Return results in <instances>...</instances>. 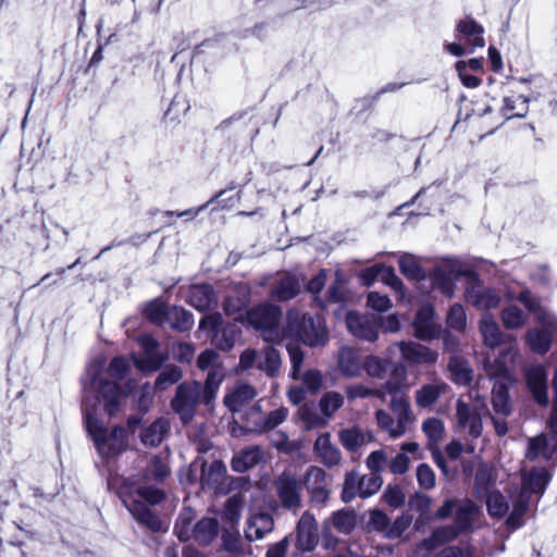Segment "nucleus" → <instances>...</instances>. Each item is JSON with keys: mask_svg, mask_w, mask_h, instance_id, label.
<instances>
[{"mask_svg": "<svg viewBox=\"0 0 557 557\" xmlns=\"http://www.w3.org/2000/svg\"><path fill=\"white\" fill-rule=\"evenodd\" d=\"M257 396L256 389L246 383H237L224 397L225 406L232 412L240 411Z\"/></svg>", "mask_w": 557, "mask_h": 557, "instance_id": "nucleus-30", "label": "nucleus"}, {"mask_svg": "<svg viewBox=\"0 0 557 557\" xmlns=\"http://www.w3.org/2000/svg\"><path fill=\"white\" fill-rule=\"evenodd\" d=\"M317 531L318 528L314 517L305 512L297 525V548L302 552H311L318 543Z\"/></svg>", "mask_w": 557, "mask_h": 557, "instance_id": "nucleus-25", "label": "nucleus"}, {"mask_svg": "<svg viewBox=\"0 0 557 557\" xmlns=\"http://www.w3.org/2000/svg\"><path fill=\"white\" fill-rule=\"evenodd\" d=\"M243 498L239 494L233 495L227 499L224 505L222 518L230 523L235 525L239 522L242 517Z\"/></svg>", "mask_w": 557, "mask_h": 557, "instance_id": "nucleus-51", "label": "nucleus"}, {"mask_svg": "<svg viewBox=\"0 0 557 557\" xmlns=\"http://www.w3.org/2000/svg\"><path fill=\"white\" fill-rule=\"evenodd\" d=\"M448 389V384L442 380H434L431 383L423 384L414 393L416 405L419 408H428L434 405Z\"/></svg>", "mask_w": 557, "mask_h": 557, "instance_id": "nucleus-28", "label": "nucleus"}, {"mask_svg": "<svg viewBox=\"0 0 557 557\" xmlns=\"http://www.w3.org/2000/svg\"><path fill=\"white\" fill-rule=\"evenodd\" d=\"M117 494L124 506L139 523L154 532L163 530L162 521L145 504L157 505L161 503L164 498V493L161 490L156 487L133 490V484L127 479H123Z\"/></svg>", "mask_w": 557, "mask_h": 557, "instance_id": "nucleus-3", "label": "nucleus"}, {"mask_svg": "<svg viewBox=\"0 0 557 557\" xmlns=\"http://www.w3.org/2000/svg\"><path fill=\"white\" fill-rule=\"evenodd\" d=\"M137 342L143 350V356L132 355L135 367L141 372L157 371L168 359V354L159 349V343L148 334L140 335Z\"/></svg>", "mask_w": 557, "mask_h": 557, "instance_id": "nucleus-10", "label": "nucleus"}, {"mask_svg": "<svg viewBox=\"0 0 557 557\" xmlns=\"http://www.w3.org/2000/svg\"><path fill=\"white\" fill-rule=\"evenodd\" d=\"M168 323L171 327L184 332L193 327L194 318L193 314L184 308L172 307L168 313Z\"/></svg>", "mask_w": 557, "mask_h": 557, "instance_id": "nucleus-44", "label": "nucleus"}, {"mask_svg": "<svg viewBox=\"0 0 557 557\" xmlns=\"http://www.w3.org/2000/svg\"><path fill=\"white\" fill-rule=\"evenodd\" d=\"M549 474L544 468L532 469L522 476V491L519 498L513 503L512 511L507 519V525L517 529L522 524V517L528 510L529 494H543L548 482Z\"/></svg>", "mask_w": 557, "mask_h": 557, "instance_id": "nucleus-7", "label": "nucleus"}, {"mask_svg": "<svg viewBox=\"0 0 557 557\" xmlns=\"http://www.w3.org/2000/svg\"><path fill=\"white\" fill-rule=\"evenodd\" d=\"M451 380L459 385H467L472 380V370L467 360L453 356L448 364Z\"/></svg>", "mask_w": 557, "mask_h": 557, "instance_id": "nucleus-42", "label": "nucleus"}, {"mask_svg": "<svg viewBox=\"0 0 557 557\" xmlns=\"http://www.w3.org/2000/svg\"><path fill=\"white\" fill-rule=\"evenodd\" d=\"M483 497L485 498L486 509L491 517L503 518L508 513L509 504L500 492L492 491Z\"/></svg>", "mask_w": 557, "mask_h": 557, "instance_id": "nucleus-43", "label": "nucleus"}, {"mask_svg": "<svg viewBox=\"0 0 557 557\" xmlns=\"http://www.w3.org/2000/svg\"><path fill=\"white\" fill-rule=\"evenodd\" d=\"M169 421L164 418L156 420L149 426L145 428L140 434L145 445L157 446L164 438L169 431Z\"/></svg>", "mask_w": 557, "mask_h": 557, "instance_id": "nucleus-39", "label": "nucleus"}, {"mask_svg": "<svg viewBox=\"0 0 557 557\" xmlns=\"http://www.w3.org/2000/svg\"><path fill=\"white\" fill-rule=\"evenodd\" d=\"M200 393L201 385L198 382L184 383L177 387L176 396L172 400V408L180 414L184 423H188L193 419Z\"/></svg>", "mask_w": 557, "mask_h": 557, "instance_id": "nucleus-12", "label": "nucleus"}, {"mask_svg": "<svg viewBox=\"0 0 557 557\" xmlns=\"http://www.w3.org/2000/svg\"><path fill=\"white\" fill-rule=\"evenodd\" d=\"M221 326L222 317L219 313L206 315L199 323V329L210 333L211 342L218 348L230 350L235 344L239 329L236 324H231L223 329Z\"/></svg>", "mask_w": 557, "mask_h": 557, "instance_id": "nucleus-9", "label": "nucleus"}, {"mask_svg": "<svg viewBox=\"0 0 557 557\" xmlns=\"http://www.w3.org/2000/svg\"><path fill=\"white\" fill-rule=\"evenodd\" d=\"M346 299V285L343 274L339 270L335 272V278L330 285L325 297L317 296L314 300L321 308L327 307L330 304H341Z\"/></svg>", "mask_w": 557, "mask_h": 557, "instance_id": "nucleus-35", "label": "nucleus"}, {"mask_svg": "<svg viewBox=\"0 0 557 557\" xmlns=\"http://www.w3.org/2000/svg\"><path fill=\"white\" fill-rule=\"evenodd\" d=\"M170 309L163 301L156 299L147 306L145 313L149 321L157 325H162L168 323Z\"/></svg>", "mask_w": 557, "mask_h": 557, "instance_id": "nucleus-54", "label": "nucleus"}, {"mask_svg": "<svg viewBox=\"0 0 557 557\" xmlns=\"http://www.w3.org/2000/svg\"><path fill=\"white\" fill-rule=\"evenodd\" d=\"M362 359L358 350L351 347H342L338 351L337 367L345 377L360 376L362 371Z\"/></svg>", "mask_w": 557, "mask_h": 557, "instance_id": "nucleus-29", "label": "nucleus"}, {"mask_svg": "<svg viewBox=\"0 0 557 557\" xmlns=\"http://www.w3.org/2000/svg\"><path fill=\"white\" fill-rule=\"evenodd\" d=\"M361 498H367L375 494L382 485V479L377 473L370 472L369 474L360 475Z\"/></svg>", "mask_w": 557, "mask_h": 557, "instance_id": "nucleus-61", "label": "nucleus"}, {"mask_svg": "<svg viewBox=\"0 0 557 557\" xmlns=\"http://www.w3.org/2000/svg\"><path fill=\"white\" fill-rule=\"evenodd\" d=\"M288 417V409L280 407L269 414L264 419H259L256 424V433L261 434L273 430L277 425L282 424Z\"/></svg>", "mask_w": 557, "mask_h": 557, "instance_id": "nucleus-45", "label": "nucleus"}, {"mask_svg": "<svg viewBox=\"0 0 557 557\" xmlns=\"http://www.w3.org/2000/svg\"><path fill=\"white\" fill-rule=\"evenodd\" d=\"M286 349L288 351L289 359H290V362H292V373H290V376L294 380H298L299 379V373H300V370H301V366H302L304 360H305V354H304V351L300 349V347L298 345L292 344V343L287 344Z\"/></svg>", "mask_w": 557, "mask_h": 557, "instance_id": "nucleus-64", "label": "nucleus"}, {"mask_svg": "<svg viewBox=\"0 0 557 557\" xmlns=\"http://www.w3.org/2000/svg\"><path fill=\"white\" fill-rule=\"evenodd\" d=\"M557 449V437H548L545 434H540L530 437L528 441V448L525 457L530 460L537 458L550 459Z\"/></svg>", "mask_w": 557, "mask_h": 557, "instance_id": "nucleus-27", "label": "nucleus"}, {"mask_svg": "<svg viewBox=\"0 0 557 557\" xmlns=\"http://www.w3.org/2000/svg\"><path fill=\"white\" fill-rule=\"evenodd\" d=\"M479 331L485 346L495 348L502 344L504 334L492 314L484 313L482 315Z\"/></svg>", "mask_w": 557, "mask_h": 557, "instance_id": "nucleus-33", "label": "nucleus"}, {"mask_svg": "<svg viewBox=\"0 0 557 557\" xmlns=\"http://www.w3.org/2000/svg\"><path fill=\"white\" fill-rule=\"evenodd\" d=\"M304 485L311 494L315 503H325L329 498V490L325 471L317 466H310L304 475Z\"/></svg>", "mask_w": 557, "mask_h": 557, "instance_id": "nucleus-20", "label": "nucleus"}, {"mask_svg": "<svg viewBox=\"0 0 557 557\" xmlns=\"http://www.w3.org/2000/svg\"><path fill=\"white\" fill-rule=\"evenodd\" d=\"M512 383H494L492 389V404L497 414L508 416L511 412V405L508 396V387Z\"/></svg>", "mask_w": 557, "mask_h": 557, "instance_id": "nucleus-38", "label": "nucleus"}, {"mask_svg": "<svg viewBox=\"0 0 557 557\" xmlns=\"http://www.w3.org/2000/svg\"><path fill=\"white\" fill-rule=\"evenodd\" d=\"M509 299H517L520 301L529 312L534 314L536 323L540 324L541 330H546L554 334H557V317L543 307L535 296L529 290H522L517 296L509 295Z\"/></svg>", "mask_w": 557, "mask_h": 557, "instance_id": "nucleus-13", "label": "nucleus"}, {"mask_svg": "<svg viewBox=\"0 0 557 557\" xmlns=\"http://www.w3.org/2000/svg\"><path fill=\"white\" fill-rule=\"evenodd\" d=\"M401 357L413 364H433L437 361L438 354L426 346L414 342H401L398 344Z\"/></svg>", "mask_w": 557, "mask_h": 557, "instance_id": "nucleus-24", "label": "nucleus"}, {"mask_svg": "<svg viewBox=\"0 0 557 557\" xmlns=\"http://www.w3.org/2000/svg\"><path fill=\"white\" fill-rule=\"evenodd\" d=\"M181 377L182 371L178 367L168 366L157 377L156 387L159 389H165L169 386L175 384Z\"/></svg>", "mask_w": 557, "mask_h": 557, "instance_id": "nucleus-60", "label": "nucleus"}, {"mask_svg": "<svg viewBox=\"0 0 557 557\" xmlns=\"http://www.w3.org/2000/svg\"><path fill=\"white\" fill-rule=\"evenodd\" d=\"M224 379V370L220 368H213L209 371L203 388L205 401L209 404L215 396L222 381Z\"/></svg>", "mask_w": 557, "mask_h": 557, "instance_id": "nucleus-53", "label": "nucleus"}, {"mask_svg": "<svg viewBox=\"0 0 557 557\" xmlns=\"http://www.w3.org/2000/svg\"><path fill=\"white\" fill-rule=\"evenodd\" d=\"M194 511L190 509H186L182 512L175 523V534L181 541H188L193 539L199 545H210L219 532L218 520L206 517L194 524Z\"/></svg>", "mask_w": 557, "mask_h": 557, "instance_id": "nucleus-6", "label": "nucleus"}, {"mask_svg": "<svg viewBox=\"0 0 557 557\" xmlns=\"http://www.w3.org/2000/svg\"><path fill=\"white\" fill-rule=\"evenodd\" d=\"M296 339L309 347H323L329 342L324 319L293 308L287 311L285 339Z\"/></svg>", "mask_w": 557, "mask_h": 557, "instance_id": "nucleus-4", "label": "nucleus"}, {"mask_svg": "<svg viewBox=\"0 0 557 557\" xmlns=\"http://www.w3.org/2000/svg\"><path fill=\"white\" fill-rule=\"evenodd\" d=\"M281 363L280 352L273 347H267L259 356L258 368L270 375H274L278 371Z\"/></svg>", "mask_w": 557, "mask_h": 557, "instance_id": "nucleus-48", "label": "nucleus"}, {"mask_svg": "<svg viewBox=\"0 0 557 557\" xmlns=\"http://www.w3.org/2000/svg\"><path fill=\"white\" fill-rule=\"evenodd\" d=\"M263 458V450L258 446L243 449L232 459V469L236 472H245L258 465Z\"/></svg>", "mask_w": 557, "mask_h": 557, "instance_id": "nucleus-36", "label": "nucleus"}, {"mask_svg": "<svg viewBox=\"0 0 557 557\" xmlns=\"http://www.w3.org/2000/svg\"><path fill=\"white\" fill-rule=\"evenodd\" d=\"M302 280L295 275L284 274L271 290V297L278 301H286L296 297L301 288Z\"/></svg>", "mask_w": 557, "mask_h": 557, "instance_id": "nucleus-32", "label": "nucleus"}, {"mask_svg": "<svg viewBox=\"0 0 557 557\" xmlns=\"http://www.w3.org/2000/svg\"><path fill=\"white\" fill-rule=\"evenodd\" d=\"M313 455L327 468L338 466L342 461V453L332 442L330 433H322L317 437L313 444Z\"/></svg>", "mask_w": 557, "mask_h": 557, "instance_id": "nucleus-22", "label": "nucleus"}, {"mask_svg": "<svg viewBox=\"0 0 557 557\" xmlns=\"http://www.w3.org/2000/svg\"><path fill=\"white\" fill-rule=\"evenodd\" d=\"M456 525L444 527L434 531L433 537L436 541H448L454 539L461 530L469 528L478 512V507L470 500L457 502Z\"/></svg>", "mask_w": 557, "mask_h": 557, "instance_id": "nucleus-15", "label": "nucleus"}, {"mask_svg": "<svg viewBox=\"0 0 557 557\" xmlns=\"http://www.w3.org/2000/svg\"><path fill=\"white\" fill-rule=\"evenodd\" d=\"M299 417L307 430L322 428L327 423V419L323 414L320 416L309 406H304L299 409Z\"/></svg>", "mask_w": 557, "mask_h": 557, "instance_id": "nucleus-58", "label": "nucleus"}, {"mask_svg": "<svg viewBox=\"0 0 557 557\" xmlns=\"http://www.w3.org/2000/svg\"><path fill=\"white\" fill-rule=\"evenodd\" d=\"M360 475L356 472H348L342 491V499L345 503L351 502L354 498L361 497L362 487L359 484Z\"/></svg>", "mask_w": 557, "mask_h": 557, "instance_id": "nucleus-55", "label": "nucleus"}, {"mask_svg": "<svg viewBox=\"0 0 557 557\" xmlns=\"http://www.w3.org/2000/svg\"><path fill=\"white\" fill-rule=\"evenodd\" d=\"M525 381L537 404L546 406L547 396V371L543 366H532L525 370Z\"/></svg>", "mask_w": 557, "mask_h": 557, "instance_id": "nucleus-23", "label": "nucleus"}, {"mask_svg": "<svg viewBox=\"0 0 557 557\" xmlns=\"http://www.w3.org/2000/svg\"><path fill=\"white\" fill-rule=\"evenodd\" d=\"M437 271L445 273L454 278L459 276L467 277L468 282H471L470 273H474L472 270L465 267V264L458 259H448L441 265L436 267Z\"/></svg>", "mask_w": 557, "mask_h": 557, "instance_id": "nucleus-52", "label": "nucleus"}, {"mask_svg": "<svg viewBox=\"0 0 557 557\" xmlns=\"http://www.w3.org/2000/svg\"><path fill=\"white\" fill-rule=\"evenodd\" d=\"M421 429L432 446L438 444L445 435L444 422L438 418H428L422 422Z\"/></svg>", "mask_w": 557, "mask_h": 557, "instance_id": "nucleus-47", "label": "nucleus"}, {"mask_svg": "<svg viewBox=\"0 0 557 557\" xmlns=\"http://www.w3.org/2000/svg\"><path fill=\"white\" fill-rule=\"evenodd\" d=\"M338 440L346 450L356 453L363 446L373 443L375 437L371 431H363L360 428L351 426L341 430L338 432Z\"/></svg>", "mask_w": 557, "mask_h": 557, "instance_id": "nucleus-26", "label": "nucleus"}, {"mask_svg": "<svg viewBox=\"0 0 557 557\" xmlns=\"http://www.w3.org/2000/svg\"><path fill=\"white\" fill-rule=\"evenodd\" d=\"M129 371L131 364L125 357L113 358L108 368L104 359L99 357L88 364L83 379L86 428L98 454L102 457L121 453L126 438L122 428H114L108 432L95 416L96 404L101 405L109 416L119 412L134 387L131 381L123 383Z\"/></svg>", "mask_w": 557, "mask_h": 557, "instance_id": "nucleus-1", "label": "nucleus"}, {"mask_svg": "<svg viewBox=\"0 0 557 557\" xmlns=\"http://www.w3.org/2000/svg\"><path fill=\"white\" fill-rule=\"evenodd\" d=\"M556 334L539 327L530 329L525 334V342L530 349L536 354H546Z\"/></svg>", "mask_w": 557, "mask_h": 557, "instance_id": "nucleus-37", "label": "nucleus"}, {"mask_svg": "<svg viewBox=\"0 0 557 557\" xmlns=\"http://www.w3.org/2000/svg\"><path fill=\"white\" fill-rule=\"evenodd\" d=\"M503 102L502 111L506 119H512L515 116L522 117L525 115L528 106L523 97H505Z\"/></svg>", "mask_w": 557, "mask_h": 557, "instance_id": "nucleus-49", "label": "nucleus"}, {"mask_svg": "<svg viewBox=\"0 0 557 557\" xmlns=\"http://www.w3.org/2000/svg\"><path fill=\"white\" fill-rule=\"evenodd\" d=\"M333 527L341 533L348 534L356 524V516L349 510H338L332 516Z\"/></svg>", "mask_w": 557, "mask_h": 557, "instance_id": "nucleus-56", "label": "nucleus"}, {"mask_svg": "<svg viewBox=\"0 0 557 557\" xmlns=\"http://www.w3.org/2000/svg\"><path fill=\"white\" fill-rule=\"evenodd\" d=\"M344 405V396L335 391L326 392L319 401L322 414L329 420Z\"/></svg>", "mask_w": 557, "mask_h": 557, "instance_id": "nucleus-46", "label": "nucleus"}, {"mask_svg": "<svg viewBox=\"0 0 557 557\" xmlns=\"http://www.w3.org/2000/svg\"><path fill=\"white\" fill-rule=\"evenodd\" d=\"M518 357V350L513 346H510L503 350L498 358H495L494 360L486 358L484 361V371L490 379L495 381V383H513L515 377L512 375V370Z\"/></svg>", "mask_w": 557, "mask_h": 557, "instance_id": "nucleus-11", "label": "nucleus"}, {"mask_svg": "<svg viewBox=\"0 0 557 557\" xmlns=\"http://www.w3.org/2000/svg\"><path fill=\"white\" fill-rule=\"evenodd\" d=\"M500 320L505 329L519 330L528 322V315L516 305L506 306L500 312Z\"/></svg>", "mask_w": 557, "mask_h": 557, "instance_id": "nucleus-41", "label": "nucleus"}, {"mask_svg": "<svg viewBox=\"0 0 557 557\" xmlns=\"http://www.w3.org/2000/svg\"><path fill=\"white\" fill-rule=\"evenodd\" d=\"M456 32L457 39L465 41L469 48V53L473 52L475 48H483L485 46L484 28L473 18L467 17L459 21L456 25Z\"/></svg>", "mask_w": 557, "mask_h": 557, "instance_id": "nucleus-21", "label": "nucleus"}, {"mask_svg": "<svg viewBox=\"0 0 557 557\" xmlns=\"http://www.w3.org/2000/svg\"><path fill=\"white\" fill-rule=\"evenodd\" d=\"M406 380L407 371L405 367H395L391 379L384 384L386 392L392 395L389 401V409L392 413L384 409H377L375 411L377 426L394 440L405 435L408 428L416 421V416L412 411L408 396L405 394L399 395L400 392L408 391L410 388V385L407 384Z\"/></svg>", "mask_w": 557, "mask_h": 557, "instance_id": "nucleus-2", "label": "nucleus"}, {"mask_svg": "<svg viewBox=\"0 0 557 557\" xmlns=\"http://www.w3.org/2000/svg\"><path fill=\"white\" fill-rule=\"evenodd\" d=\"M386 364L387 362L376 356H369L363 362L362 368H364L368 375L375 379H383L386 373Z\"/></svg>", "mask_w": 557, "mask_h": 557, "instance_id": "nucleus-63", "label": "nucleus"}, {"mask_svg": "<svg viewBox=\"0 0 557 557\" xmlns=\"http://www.w3.org/2000/svg\"><path fill=\"white\" fill-rule=\"evenodd\" d=\"M302 382L305 389L311 394L318 393L323 386V374L321 371L310 369L299 373V379Z\"/></svg>", "mask_w": 557, "mask_h": 557, "instance_id": "nucleus-57", "label": "nucleus"}, {"mask_svg": "<svg viewBox=\"0 0 557 557\" xmlns=\"http://www.w3.org/2000/svg\"><path fill=\"white\" fill-rule=\"evenodd\" d=\"M446 323L448 327L458 332L466 329L467 315L461 305L455 304L450 307L447 313Z\"/></svg>", "mask_w": 557, "mask_h": 557, "instance_id": "nucleus-59", "label": "nucleus"}, {"mask_svg": "<svg viewBox=\"0 0 557 557\" xmlns=\"http://www.w3.org/2000/svg\"><path fill=\"white\" fill-rule=\"evenodd\" d=\"M272 530V517L269 513H257L249 518L245 534L249 541H258Z\"/></svg>", "mask_w": 557, "mask_h": 557, "instance_id": "nucleus-34", "label": "nucleus"}, {"mask_svg": "<svg viewBox=\"0 0 557 557\" xmlns=\"http://www.w3.org/2000/svg\"><path fill=\"white\" fill-rule=\"evenodd\" d=\"M281 314L278 306L265 302L246 311V321L261 331L264 341L280 343L285 339V325L280 324Z\"/></svg>", "mask_w": 557, "mask_h": 557, "instance_id": "nucleus-5", "label": "nucleus"}, {"mask_svg": "<svg viewBox=\"0 0 557 557\" xmlns=\"http://www.w3.org/2000/svg\"><path fill=\"white\" fill-rule=\"evenodd\" d=\"M187 302L195 309L205 311L216 304V298L209 284H199L189 287Z\"/></svg>", "mask_w": 557, "mask_h": 557, "instance_id": "nucleus-31", "label": "nucleus"}, {"mask_svg": "<svg viewBox=\"0 0 557 557\" xmlns=\"http://www.w3.org/2000/svg\"><path fill=\"white\" fill-rule=\"evenodd\" d=\"M455 281L456 278L446 275L443 272L434 270L432 282L436 288L441 290V293L447 297H453L455 293Z\"/></svg>", "mask_w": 557, "mask_h": 557, "instance_id": "nucleus-62", "label": "nucleus"}, {"mask_svg": "<svg viewBox=\"0 0 557 557\" xmlns=\"http://www.w3.org/2000/svg\"><path fill=\"white\" fill-rule=\"evenodd\" d=\"M496 482V473L494 468L483 465L481 466L474 478V488L478 497H483L491 493L493 485Z\"/></svg>", "mask_w": 557, "mask_h": 557, "instance_id": "nucleus-40", "label": "nucleus"}, {"mask_svg": "<svg viewBox=\"0 0 557 557\" xmlns=\"http://www.w3.org/2000/svg\"><path fill=\"white\" fill-rule=\"evenodd\" d=\"M414 336L421 341H431L441 334V325L435 318L434 309L430 304L422 305L412 322Z\"/></svg>", "mask_w": 557, "mask_h": 557, "instance_id": "nucleus-18", "label": "nucleus"}, {"mask_svg": "<svg viewBox=\"0 0 557 557\" xmlns=\"http://www.w3.org/2000/svg\"><path fill=\"white\" fill-rule=\"evenodd\" d=\"M226 467L220 460L203 462L201 466L200 484L202 490H209L216 494L225 492Z\"/></svg>", "mask_w": 557, "mask_h": 557, "instance_id": "nucleus-19", "label": "nucleus"}, {"mask_svg": "<svg viewBox=\"0 0 557 557\" xmlns=\"http://www.w3.org/2000/svg\"><path fill=\"white\" fill-rule=\"evenodd\" d=\"M274 487L282 505L287 509L296 510L301 505L299 483L290 471H284L274 481Z\"/></svg>", "mask_w": 557, "mask_h": 557, "instance_id": "nucleus-16", "label": "nucleus"}, {"mask_svg": "<svg viewBox=\"0 0 557 557\" xmlns=\"http://www.w3.org/2000/svg\"><path fill=\"white\" fill-rule=\"evenodd\" d=\"M400 272L410 280H421L424 277L423 271L412 255L404 253L398 260Z\"/></svg>", "mask_w": 557, "mask_h": 557, "instance_id": "nucleus-50", "label": "nucleus"}, {"mask_svg": "<svg viewBox=\"0 0 557 557\" xmlns=\"http://www.w3.org/2000/svg\"><path fill=\"white\" fill-rule=\"evenodd\" d=\"M470 286L465 292L468 304L480 310H490L498 307L500 296L494 289L483 286L475 273H470Z\"/></svg>", "mask_w": 557, "mask_h": 557, "instance_id": "nucleus-14", "label": "nucleus"}, {"mask_svg": "<svg viewBox=\"0 0 557 557\" xmlns=\"http://www.w3.org/2000/svg\"><path fill=\"white\" fill-rule=\"evenodd\" d=\"M469 398L473 401V408L461 398L457 400V429L467 432L473 438H478L483 431L482 414L487 412V406L485 399L479 397L478 392L470 391Z\"/></svg>", "mask_w": 557, "mask_h": 557, "instance_id": "nucleus-8", "label": "nucleus"}, {"mask_svg": "<svg viewBox=\"0 0 557 557\" xmlns=\"http://www.w3.org/2000/svg\"><path fill=\"white\" fill-rule=\"evenodd\" d=\"M346 325L357 338L374 342L379 337V319L374 315L349 311L346 314Z\"/></svg>", "mask_w": 557, "mask_h": 557, "instance_id": "nucleus-17", "label": "nucleus"}]
</instances>
